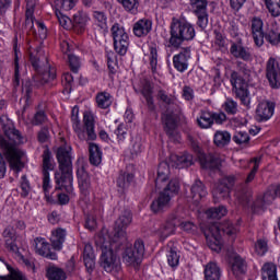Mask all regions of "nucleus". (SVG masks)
Instances as JSON below:
<instances>
[{
	"instance_id": "nucleus-30",
	"label": "nucleus",
	"mask_w": 280,
	"mask_h": 280,
	"mask_svg": "<svg viewBox=\"0 0 280 280\" xmlns=\"http://www.w3.org/2000/svg\"><path fill=\"white\" fill-rule=\"evenodd\" d=\"M280 28L277 22H272L265 32V39L270 45H279Z\"/></svg>"
},
{
	"instance_id": "nucleus-33",
	"label": "nucleus",
	"mask_w": 280,
	"mask_h": 280,
	"mask_svg": "<svg viewBox=\"0 0 280 280\" xmlns=\"http://www.w3.org/2000/svg\"><path fill=\"white\" fill-rule=\"evenodd\" d=\"M213 143L217 148H226L231 143V132L226 130H218L213 136Z\"/></svg>"
},
{
	"instance_id": "nucleus-44",
	"label": "nucleus",
	"mask_w": 280,
	"mask_h": 280,
	"mask_svg": "<svg viewBox=\"0 0 280 280\" xmlns=\"http://www.w3.org/2000/svg\"><path fill=\"white\" fill-rule=\"evenodd\" d=\"M149 61H150V67L151 71L153 73H156V67L159 65V50L156 49V45H151L149 47Z\"/></svg>"
},
{
	"instance_id": "nucleus-38",
	"label": "nucleus",
	"mask_w": 280,
	"mask_h": 280,
	"mask_svg": "<svg viewBox=\"0 0 280 280\" xmlns=\"http://www.w3.org/2000/svg\"><path fill=\"white\" fill-rule=\"evenodd\" d=\"M89 152L91 165H100V163H102V150L100 149V145L95 143H90Z\"/></svg>"
},
{
	"instance_id": "nucleus-28",
	"label": "nucleus",
	"mask_w": 280,
	"mask_h": 280,
	"mask_svg": "<svg viewBox=\"0 0 280 280\" xmlns=\"http://www.w3.org/2000/svg\"><path fill=\"white\" fill-rule=\"evenodd\" d=\"M67 240V230L57 228L51 231L50 242L55 250H62V244Z\"/></svg>"
},
{
	"instance_id": "nucleus-41",
	"label": "nucleus",
	"mask_w": 280,
	"mask_h": 280,
	"mask_svg": "<svg viewBox=\"0 0 280 280\" xmlns=\"http://www.w3.org/2000/svg\"><path fill=\"white\" fill-rule=\"evenodd\" d=\"M96 104L98 108H110L113 104V96L108 92H101L96 95Z\"/></svg>"
},
{
	"instance_id": "nucleus-5",
	"label": "nucleus",
	"mask_w": 280,
	"mask_h": 280,
	"mask_svg": "<svg viewBox=\"0 0 280 280\" xmlns=\"http://www.w3.org/2000/svg\"><path fill=\"white\" fill-rule=\"evenodd\" d=\"M59 172L55 173L56 189L71 187L73 185V162L71 159V147H60L57 150Z\"/></svg>"
},
{
	"instance_id": "nucleus-58",
	"label": "nucleus",
	"mask_w": 280,
	"mask_h": 280,
	"mask_svg": "<svg viewBox=\"0 0 280 280\" xmlns=\"http://www.w3.org/2000/svg\"><path fill=\"white\" fill-rule=\"evenodd\" d=\"M50 190H51V179L49 178V172H45L43 174V191L47 200H49Z\"/></svg>"
},
{
	"instance_id": "nucleus-49",
	"label": "nucleus",
	"mask_w": 280,
	"mask_h": 280,
	"mask_svg": "<svg viewBox=\"0 0 280 280\" xmlns=\"http://www.w3.org/2000/svg\"><path fill=\"white\" fill-rule=\"evenodd\" d=\"M89 21H90L89 14L84 12H78L77 14H74V18H73L74 26L79 27V30H84Z\"/></svg>"
},
{
	"instance_id": "nucleus-42",
	"label": "nucleus",
	"mask_w": 280,
	"mask_h": 280,
	"mask_svg": "<svg viewBox=\"0 0 280 280\" xmlns=\"http://www.w3.org/2000/svg\"><path fill=\"white\" fill-rule=\"evenodd\" d=\"M230 52L234 58H241L242 60H250V52L246 50V48L242 46H237V44H232L230 48Z\"/></svg>"
},
{
	"instance_id": "nucleus-57",
	"label": "nucleus",
	"mask_w": 280,
	"mask_h": 280,
	"mask_svg": "<svg viewBox=\"0 0 280 280\" xmlns=\"http://www.w3.org/2000/svg\"><path fill=\"white\" fill-rule=\"evenodd\" d=\"M20 187L22 189L21 197L27 198L30 196V191H32V186H30V180H27V176L23 175L21 177V184Z\"/></svg>"
},
{
	"instance_id": "nucleus-20",
	"label": "nucleus",
	"mask_w": 280,
	"mask_h": 280,
	"mask_svg": "<svg viewBox=\"0 0 280 280\" xmlns=\"http://www.w3.org/2000/svg\"><path fill=\"white\" fill-rule=\"evenodd\" d=\"M79 189L81 191V196L85 202H89V196L91 195V176L83 168H78L77 171Z\"/></svg>"
},
{
	"instance_id": "nucleus-52",
	"label": "nucleus",
	"mask_w": 280,
	"mask_h": 280,
	"mask_svg": "<svg viewBox=\"0 0 280 280\" xmlns=\"http://www.w3.org/2000/svg\"><path fill=\"white\" fill-rule=\"evenodd\" d=\"M232 139L237 145H246L250 141V136L246 131H236Z\"/></svg>"
},
{
	"instance_id": "nucleus-43",
	"label": "nucleus",
	"mask_w": 280,
	"mask_h": 280,
	"mask_svg": "<svg viewBox=\"0 0 280 280\" xmlns=\"http://www.w3.org/2000/svg\"><path fill=\"white\" fill-rule=\"evenodd\" d=\"M206 215L208 220H220L226 215V208L224 206H220L218 208H210L206 211Z\"/></svg>"
},
{
	"instance_id": "nucleus-31",
	"label": "nucleus",
	"mask_w": 280,
	"mask_h": 280,
	"mask_svg": "<svg viewBox=\"0 0 280 280\" xmlns=\"http://www.w3.org/2000/svg\"><path fill=\"white\" fill-rule=\"evenodd\" d=\"M203 275L206 280H220V277H222L220 267L214 261H210L205 266Z\"/></svg>"
},
{
	"instance_id": "nucleus-4",
	"label": "nucleus",
	"mask_w": 280,
	"mask_h": 280,
	"mask_svg": "<svg viewBox=\"0 0 280 280\" xmlns=\"http://www.w3.org/2000/svg\"><path fill=\"white\" fill-rule=\"evenodd\" d=\"M95 244L102 250L101 266L105 272H119L121 270V260L113 252V248H119L121 244L113 242L110 237L104 234H98L95 237Z\"/></svg>"
},
{
	"instance_id": "nucleus-15",
	"label": "nucleus",
	"mask_w": 280,
	"mask_h": 280,
	"mask_svg": "<svg viewBox=\"0 0 280 280\" xmlns=\"http://www.w3.org/2000/svg\"><path fill=\"white\" fill-rule=\"evenodd\" d=\"M208 0H190L194 14L197 16V25L205 30L209 25V14L207 13Z\"/></svg>"
},
{
	"instance_id": "nucleus-11",
	"label": "nucleus",
	"mask_w": 280,
	"mask_h": 280,
	"mask_svg": "<svg viewBox=\"0 0 280 280\" xmlns=\"http://www.w3.org/2000/svg\"><path fill=\"white\" fill-rule=\"evenodd\" d=\"M201 229L209 248L214 253H220L222 250V231L220 230V225L212 223L209 228L201 225Z\"/></svg>"
},
{
	"instance_id": "nucleus-29",
	"label": "nucleus",
	"mask_w": 280,
	"mask_h": 280,
	"mask_svg": "<svg viewBox=\"0 0 280 280\" xmlns=\"http://www.w3.org/2000/svg\"><path fill=\"white\" fill-rule=\"evenodd\" d=\"M83 261L88 272H93L95 270V252H93V246L91 244H85L83 249Z\"/></svg>"
},
{
	"instance_id": "nucleus-45",
	"label": "nucleus",
	"mask_w": 280,
	"mask_h": 280,
	"mask_svg": "<svg viewBox=\"0 0 280 280\" xmlns=\"http://www.w3.org/2000/svg\"><path fill=\"white\" fill-rule=\"evenodd\" d=\"M9 270L8 276H0L1 280H27V277L21 272L19 269H14L10 266L7 267Z\"/></svg>"
},
{
	"instance_id": "nucleus-19",
	"label": "nucleus",
	"mask_w": 280,
	"mask_h": 280,
	"mask_svg": "<svg viewBox=\"0 0 280 280\" xmlns=\"http://www.w3.org/2000/svg\"><path fill=\"white\" fill-rule=\"evenodd\" d=\"M275 115V102L262 100L258 103L256 108L257 121H268Z\"/></svg>"
},
{
	"instance_id": "nucleus-12",
	"label": "nucleus",
	"mask_w": 280,
	"mask_h": 280,
	"mask_svg": "<svg viewBox=\"0 0 280 280\" xmlns=\"http://www.w3.org/2000/svg\"><path fill=\"white\" fill-rule=\"evenodd\" d=\"M28 56L34 69H40L43 67H49V59L47 54L43 49L40 44H28Z\"/></svg>"
},
{
	"instance_id": "nucleus-6",
	"label": "nucleus",
	"mask_w": 280,
	"mask_h": 280,
	"mask_svg": "<svg viewBox=\"0 0 280 280\" xmlns=\"http://www.w3.org/2000/svg\"><path fill=\"white\" fill-rule=\"evenodd\" d=\"M168 47L180 48L185 42L196 38V28L187 20L173 18L170 25Z\"/></svg>"
},
{
	"instance_id": "nucleus-47",
	"label": "nucleus",
	"mask_w": 280,
	"mask_h": 280,
	"mask_svg": "<svg viewBox=\"0 0 280 280\" xmlns=\"http://www.w3.org/2000/svg\"><path fill=\"white\" fill-rule=\"evenodd\" d=\"M118 3H121L126 12H130V14L139 12V0H118Z\"/></svg>"
},
{
	"instance_id": "nucleus-63",
	"label": "nucleus",
	"mask_w": 280,
	"mask_h": 280,
	"mask_svg": "<svg viewBox=\"0 0 280 280\" xmlns=\"http://www.w3.org/2000/svg\"><path fill=\"white\" fill-rule=\"evenodd\" d=\"M130 152H131L132 155L141 154V152H143V144L141 143V139L140 138H136L132 141V145L130 148Z\"/></svg>"
},
{
	"instance_id": "nucleus-3",
	"label": "nucleus",
	"mask_w": 280,
	"mask_h": 280,
	"mask_svg": "<svg viewBox=\"0 0 280 280\" xmlns=\"http://www.w3.org/2000/svg\"><path fill=\"white\" fill-rule=\"evenodd\" d=\"M158 100L166 106V110L162 114L164 130L170 139L178 141L176 126L178 125V115H180V105L176 103V97L172 94H167L165 90L158 91Z\"/></svg>"
},
{
	"instance_id": "nucleus-14",
	"label": "nucleus",
	"mask_w": 280,
	"mask_h": 280,
	"mask_svg": "<svg viewBox=\"0 0 280 280\" xmlns=\"http://www.w3.org/2000/svg\"><path fill=\"white\" fill-rule=\"evenodd\" d=\"M277 186H270L264 196L257 197V199L254 201L252 206V211L254 213H264L266 211V208L268 205H272L275 200L277 199Z\"/></svg>"
},
{
	"instance_id": "nucleus-62",
	"label": "nucleus",
	"mask_w": 280,
	"mask_h": 280,
	"mask_svg": "<svg viewBox=\"0 0 280 280\" xmlns=\"http://www.w3.org/2000/svg\"><path fill=\"white\" fill-rule=\"evenodd\" d=\"M264 33V21L259 18H254L252 20V34Z\"/></svg>"
},
{
	"instance_id": "nucleus-27",
	"label": "nucleus",
	"mask_w": 280,
	"mask_h": 280,
	"mask_svg": "<svg viewBox=\"0 0 280 280\" xmlns=\"http://www.w3.org/2000/svg\"><path fill=\"white\" fill-rule=\"evenodd\" d=\"M230 82L233 89H235V93L240 97V100L248 95V92L246 91V89H244V79H242V75H240V73L233 71L231 73Z\"/></svg>"
},
{
	"instance_id": "nucleus-60",
	"label": "nucleus",
	"mask_w": 280,
	"mask_h": 280,
	"mask_svg": "<svg viewBox=\"0 0 280 280\" xmlns=\"http://www.w3.org/2000/svg\"><path fill=\"white\" fill-rule=\"evenodd\" d=\"M179 229L182 231H185V233L194 235V233H196V231L198 230V226H196V224L191 221H183L179 224Z\"/></svg>"
},
{
	"instance_id": "nucleus-37",
	"label": "nucleus",
	"mask_w": 280,
	"mask_h": 280,
	"mask_svg": "<svg viewBox=\"0 0 280 280\" xmlns=\"http://www.w3.org/2000/svg\"><path fill=\"white\" fill-rule=\"evenodd\" d=\"M262 280H279L277 278V265L266 262L261 268Z\"/></svg>"
},
{
	"instance_id": "nucleus-13",
	"label": "nucleus",
	"mask_w": 280,
	"mask_h": 280,
	"mask_svg": "<svg viewBox=\"0 0 280 280\" xmlns=\"http://www.w3.org/2000/svg\"><path fill=\"white\" fill-rule=\"evenodd\" d=\"M233 185H235L234 175L221 178L212 190L214 202H219V200H224L225 198H229L231 189H233Z\"/></svg>"
},
{
	"instance_id": "nucleus-8",
	"label": "nucleus",
	"mask_w": 280,
	"mask_h": 280,
	"mask_svg": "<svg viewBox=\"0 0 280 280\" xmlns=\"http://www.w3.org/2000/svg\"><path fill=\"white\" fill-rule=\"evenodd\" d=\"M130 224H132V213L130 210H125L116 220L113 237L109 240L114 242V244H124L127 237L126 229H128Z\"/></svg>"
},
{
	"instance_id": "nucleus-25",
	"label": "nucleus",
	"mask_w": 280,
	"mask_h": 280,
	"mask_svg": "<svg viewBox=\"0 0 280 280\" xmlns=\"http://www.w3.org/2000/svg\"><path fill=\"white\" fill-rule=\"evenodd\" d=\"M150 32H152V20L150 19L144 18L133 24V34L138 38L148 36Z\"/></svg>"
},
{
	"instance_id": "nucleus-16",
	"label": "nucleus",
	"mask_w": 280,
	"mask_h": 280,
	"mask_svg": "<svg viewBox=\"0 0 280 280\" xmlns=\"http://www.w3.org/2000/svg\"><path fill=\"white\" fill-rule=\"evenodd\" d=\"M192 148L195 152H198L199 154V163L201 167L205 170H220V166L222 165V159L218 154H205L200 153V147L198 144L194 143Z\"/></svg>"
},
{
	"instance_id": "nucleus-18",
	"label": "nucleus",
	"mask_w": 280,
	"mask_h": 280,
	"mask_svg": "<svg viewBox=\"0 0 280 280\" xmlns=\"http://www.w3.org/2000/svg\"><path fill=\"white\" fill-rule=\"evenodd\" d=\"M189 58H191V47L182 48L179 54L173 57L174 68L179 71V73H185L189 68Z\"/></svg>"
},
{
	"instance_id": "nucleus-50",
	"label": "nucleus",
	"mask_w": 280,
	"mask_h": 280,
	"mask_svg": "<svg viewBox=\"0 0 280 280\" xmlns=\"http://www.w3.org/2000/svg\"><path fill=\"white\" fill-rule=\"evenodd\" d=\"M250 163H253L254 166L245 179V185H248L249 183H253V180H255V176L257 174V171L259 170V163H261V159L254 158Z\"/></svg>"
},
{
	"instance_id": "nucleus-2",
	"label": "nucleus",
	"mask_w": 280,
	"mask_h": 280,
	"mask_svg": "<svg viewBox=\"0 0 280 280\" xmlns=\"http://www.w3.org/2000/svg\"><path fill=\"white\" fill-rule=\"evenodd\" d=\"M170 165L171 164L167 162H162L158 167L155 187L156 189H163V191H161L158 198L151 203V211H153V213H161V211L168 209L172 197L176 196L180 189L178 179L174 178L170 182L167 180V178H170Z\"/></svg>"
},
{
	"instance_id": "nucleus-61",
	"label": "nucleus",
	"mask_w": 280,
	"mask_h": 280,
	"mask_svg": "<svg viewBox=\"0 0 280 280\" xmlns=\"http://www.w3.org/2000/svg\"><path fill=\"white\" fill-rule=\"evenodd\" d=\"M255 253L264 257L268 253V243L265 240H258L255 244Z\"/></svg>"
},
{
	"instance_id": "nucleus-7",
	"label": "nucleus",
	"mask_w": 280,
	"mask_h": 280,
	"mask_svg": "<svg viewBox=\"0 0 280 280\" xmlns=\"http://www.w3.org/2000/svg\"><path fill=\"white\" fill-rule=\"evenodd\" d=\"M79 109L78 107L72 108L71 121L73 126V130L80 141H95L97 139V135L95 133V117L91 113H85L83 116L84 128L80 124V118H78Z\"/></svg>"
},
{
	"instance_id": "nucleus-24",
	"label": "nucleus",
	"mask_w": 280,
	"mask_h": 280,
	"mask_svg": "<svg viewBox=\"0 0 280 280\" xmlns=\"http://www.w3.org/2000/svg\"><path fill=\"white\" fill-rule=\"evenodd\" d=\"M170 165L172 167H177L178 170L190 167V165H194V156L189 153H184L182 155L172 154L170 156Z\"/></svg>"
},
{
	"instance_id": "nucleus-21",
	"label": "nucleus",
	"mask_w": 280,
	"mask_h": 280,
	"mask_svg": "<svg viewBox=\"0 0 280 280\" xmlns=\"http://www.w3.org/2000/svg\"><path fill=\"white\" fill-rule=\"evenodd\" d=\"M35 252L37 255L45 257L46 259H51L55 261L58 259V254L56 252H51L49 243L43 237H37L34 240Z\"/></svg>"
},
{
	"instance_id": "nucleus-23",
	"label": "nucleus",
	"mask_w": 280,
	"mask_h": 280,
	"mask_svg": "<svg viewBox=\"0 0 280 280\" xmlns=\"http://www.w3.org/2000/svg\"><path fill=\"white\" fill-rule=\"evenodd\" d=\"M176 215H171L170 220L166 223L160 225V228L155 231V234L161 240H167L170 235H174L176 233Z\"/></svg>"
},
{
	"instance_id": "nucleus-32",
	"label": "nucleus",
	"mask_w": 280,
	"mask_h": 280,
	"mask_svg": "<svg viewBox=\"0 0 280 280\" xmlns=\"http://www.w3.org/2000/svg\"><path fill=\"white\" fill-rule=\"evenodd\" d=\"M232 264V272L234 277H240L246 272V262L244 258L237 254H234L231 260Z\"/></svg>"
},
{
	"instance_id": "nucleus-53",
	"label": "nucleus",
	"mask_w": 280,
	"mask_h": 280,
	"mask_svg": "<svg viewBox=\"0 0 280 280\" xmlns=\"http://www.w3.org/2000/svg\"><path fill=\"white\" fill-rule=\"evenodd\" d=\"M51 170H54L51 152H49V150H45L43 153V174H45V172H51Z\"/></svg>"
},
{
	"instance_id": "nucleus-22",
	"label": "nucleus",
	"mask_w": 280,
	"mask_h": 280,
	"mask_svg": "<svg viewBox=\"0 0 280 280\" xmlns=\"http://www.w3.org/2000/svg\"><path fill=\"white\" fill-rule=\"evenodd\" d=\"M35 71L37 74L33 77V80L36 84H47V82L56 80V68H51L49 63L48 67H42L35 69Z\"/></svg>"
},
{
	"instance_id": "nucleus-26",
	"label": "nucleus",
	"mask_w": 280,
	"mask_h": 280,
	"mask_svg": "<svg viewBox=\"0 0 280 280\" xmlns=\"http://www.w3.org/2000/svg\"><path fill=\"white\" fill-rule=\"evenodd\" d=\"M8 250L11 253H16L19 246H16V230L13 226L9 225L2 233Z\"/></svg>"
},
{
	"instance_id": "nucleus-40",
	"label": "nucleus",
	"mask_w": 280,
	"mask_h": 280,
	"mask_svg": "<svg viewBox=\"0 0 280 280\" xmlns=\"http://www.w3.org/2000/svg\"><path fill=\"white\" fill-rule=\"evenodd\" d=\"M46 277L49 280H67V272L60 267L51 266L47 268Z\"/></svg>"
},
{
	"instance_id": "nucleus-56",
	"label": "nucleus",
	"mask_w": 280,
	"mask_h": 280,
	"mask_svg": "<svg viewBox=\"0 0 280 280\" xmlns=\"http://www.w3.org/2000/svg\"><path fill=\"white\" fill-rule=\"evenodd\" d=\"M93 19H94V23L101 27V30H104V27H106V14L102 11H94L93 12Z\"/></svg>"
},
{
	"instance_id": "nucleus-39",
	"label": "nucleus",
	"mask_w": 280,
	"mask_h": 280,
	"mask_svg": "<svg viewBox=\"0 0 280 280\" xmlns=\"http://www.w3.org/2000/svg\"><path fill=\"white\" fill-rule=\"evenodd\" d=\"M253 192L246 186H238L235 190V197L237 198L241 205H248L250 202V198Z\"/></svg>"
},
{
	"instance_id": "nucleus-59",
	"label": "nucleus",
	"mask_w": 280,
	"mask_h": 280,
	"mask_svg": "<svg viewBox=\"0 0 280 280\" xmlns=\"http://www.w3.org/2000/svg\"><path fill=\"white\" fill-rule=\"evenodd\" d=\"M68 62L72 73H78L80 71V58L75 55H68Z\"/></svg>"
},
{
	"instance_id": "nucleus-64",
	"label": "nucleus",
	"mask_w": 280,
	"mask_h": 280,
	"mask_svg": "<svg viewBox=\"0 0 280 280\" xmlns=\"http://www.w3.org/2000/svg\"><path fill=\"white\" fill-rule=\"evenodd\" d=\"M224 110H226L229 115H235V113H237V103L233 100H226Z\"/></svg>"
},
{
	"instance_id": "nucleus-9",
	"label": "nucleus",
	"mask_w": 280,
	"mask_h": 280,
	"mask_svg": "<svg viewBox=\"0 0 280 280\" xmlns=\"http://www.w3.org/2000/svg\"><path fill=\"white\" fill-rule=\"evenodd\" d=\"M110 32L116 54H119V56H126L128 47H130V36H128L126 28L116 23L112 26Z\"/></svg>"
},
{
	"instance_id": "nucleus-54",
	"label": "nucleus",
	"mask_w": 280,
	"mask_h": 280,
	"mask_svg": "<svg viewBox=\"0 0 280 280\" xmlns=\"http://www.w3.org/2000/svg\"><path fill=\"white\" fill-rule=\"evenodd\" d=\"M166 257L167 264L168 266H171V268H176V266H178V261H180V256L178 255V252H176L175 248H171Z\"/></svg>"
},
{
	"instance_id": "nucleus-36",
	"label": "nucleus",
	"mask_w": 280,
	"mask_h": 280,
	"mask_svg": "<svg viewBox=\"0 0 280 280\" xmlns=\"http://www.w3.org/2000/svg\"><path fill=\"white\" fill-rule=\"evenodd\" d=\"M197 124L199 128H202V129L211 128V126H213V113L202 110L199 114V117L197 118Z\"/></svg>"
},
{
	"instance_id": "nucleus-10",
	"label": "nucleus",
	"mask_w": 280,
	"mask_h": 280,
	"mask_svg": "<svg viewBox=\"0 0 280 280\" xmlns=\"http://www.w3.org/2000/svg\"><path fill=\"white\" fill-rule=\"evenodd\" d=\"M143 255H145V244L141 240H137L132 247H127L122 253V261L126 266L137 268L141 265Z\"/></svg>"
},
{
	"instance_id": "nucleus-17",
	"label": "nucleus",
	"mask_w": 280,
	"mask_h": 280,
	"mask_svg": "<svg viewBox=\"0 0 280 280\" xmlns=\"http://www.w3.org/2000/svg\"><path fill=\"white\" fill-rule=\"evenodd\" d=\"M266 78L271 89H279L280 86V66L275 58H269L266 67Z\"/></svg>"
},
{
	"instance_id": "nucleus-1",
	"label": "nucleus",
	"mask_w": 280,
	"mask_h": 280,
	"mask_svg": "<svg viewBox=\"0 0 280 280\" xmlns=\"http://www.w3.org/2000/svg\"><path fill=\"white\" fill-rule=\"evenodd\" d=\"M0 124L4 136H0V148L5 156L11 170L14 172H21L23 170V156L25 152L19 149V145L23 143V136L21 131L14 128V124L8 116L2 115L0 117Z\"/></svg>"
},
{
	"instance_id": "nucleus-46",
	"label": "nucleus",
	"mask_w": 280,
	"mask_h": 280,
	"mask_svg": "<svg viewBox=\"0 0 280 280\" xmlns=\"http://www.w3.org/2000/svg\"><path fill=\"white\" fill-rule=\"evenodd\" d=\"M133 178L135 175L130 173H121L117 178V187L121 190L128 189V187H130V182L133 180Z\"/></svg>"
},
{
	"instance_id": "nucleus-55",
	"label": "nucleus",
	"mask_w": 280,
	"mask_h": 280,
	"mask_svg": "<svg viewBox=\"0 0 280 280\" xmlns=\"http://www.w3.org/2000/svg\"><path fill=\"white\" fill-rule=\"evenodd\" d=\"M55 5L65 12H69V10L75 8V0H55Z\"/></svg>"
},
{
	"instance_id": "nucleus-35",
	"label": "nucleus",
	"mask_w": 280,
	"mask_h": 280,
	"mask_svg": "<svg viewBox=\"0 0 280 280\" xmlns=\"http://www.w3.org/2000/svg\"><path fill=\"white\" fill-rule=\"evenodd\" d=\"M190 194L191 198L198 202V200H202V198L207 196V188L205 187V184L197 179L190 188Z\"/></svg>"
},
{
	"instance_id": "nucleus-48",
	"label": "nucleus",
	"mask_w": 280,
	"mask_h": 280,
	"mask_svg": "<svg viewBox=\"0 0 280 280\" xmlns=\"http://www.w3.org/2000/svg\"><path fill=\"white\" fill-rule=\"evenodd\" d=\"M13 86L16 89V86H21V66H19V52L15 51V57L13 61Z\"/></svg>"
},
{
	"instance_id": "nucleus-34",
	"label": "nucleus",
	"mask_w": 280,
	"mask_h": 280,
	"mask_svg": "<svg viewBox=\"0 0 280 280\" xmlns=\"http://www.w3.org/2000/svg\"><path fill=\"white\" fill-rule=\"evenodd\" d=\"M25 27L32 34H36V28H34V1L32 0L26 3Z\"/></svg>"
},
{
	"instance_id": "nucleus-51",
	"label": "nucleus",
	"mask_w": 280,
	"mask_h": 280,
	"mask_svg": "<svg viewBox=\"0 0 280 280\" xmlns=\"http://www.w3.org/2000/svg\"><path fill=\"white\" fill-rule=\"evenodd\" d=\"M265 5L269 14H271V16L273 18L280 16V0L279 2H275L272 0H265Z\"/></svg>"
}]
</instances>
